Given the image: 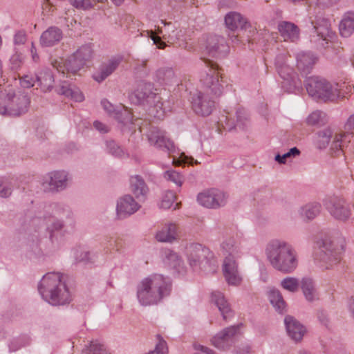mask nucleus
<instances>
[{"label": "nucleus", "instance_id": "nucleus-1", "mask_svg": "<svg viewBox=\"0 0 354 354\" xmlns=\"http://www.w3.org/2000/svg\"><path fill=\"white\" fill-rule=\"evenodd\" d=\"M205 63L208 68L205 75L201 79L204 91H198L191 94V104L194 111L199 115L207 116L215 108L213 97L209 96L210 92L216 97L222 94L223 86L219 82L218 66L209 59Z\"/></svg>", "mask_w": 354, "mask_h": 354}, {"label": "nucleus", "instance_id": "nucleus-2", "mask_svg": "<svg viewBox=\"0 0 354 354\" xmlns=\"http://www.w3.org/2000/svg\"><path fill=\"white\" fill-rule=\"evenodd\" d=\"M41 223L45 224L46 230L52 242L57 239L58 233L62 235V232H66V227L73 228L75 225L71 210L58 203L46 206L43 214L31 218L24 229L30 232L31 228H34L36 231L37 227Z\"/></svg>", "mask_w": 354, "mask_h": 354}, {"label": "nucleus", "instance_id": "nucleus-3", "mask_svg": "<svg viewBox=\"0 0 354 354\" xmlns=\"http://www.w3.org/2000/svg\"><path fill=\"white\" fill-rule=\"evenodd\" d=\"M171 281L162 274H153L143 279L137 286V298L143 306L158 304L170 295Z\"/></svg>", "mask_w": 354, "mask_h": 354}, {"label": "nucleus", "instance_id": "nucleus-4", "mask_svg": "<svg viewBox=\"0 0 354 354\" xmlns=\"http://www.w3.org/2000/svg\"><path fill=\"white\" fill-rule=\"evenodd\" d=\"M266 254L270 265L282 273H292L298 266L297 254L295 248L283 240L270 241L266 246Z\"/></svg>", "mask_w": 354, "mask_h": 354}, {"label": "nucleus", "instance_id": "nucleus-5", "mask_svg": "<svg viewBox=\"0 0 354 354\" xmlns=\"http://www.w3.org/2000/svg\"><path fill=\"white\" fill-rule=\"evenodd\" d=\"M41 297L53 306L65 305L71 301V295L62 276L59 272L46 274L38 285Z\"/></svg>", "mask_w": 354, "mask_h": 354}, {"label": "nucleus", "instance_id": "nucleus-6", "mask_svg": "<svg viewBox=\"0 0 354 354\" xmlns=\"http://www.w3.org/2000/svg\"><path fill=\"white\" fill-rule=\"evenodd\" d=\"M129 99L133 104L149 106L151 113L156 111L154 117L159 119L169 111L160 95L154 92L153 84L151 82H138L136 89L129 95Z\"/></svg>", "mask_w": 354, "mask_h": 354}, {"label": "nucleus", "instance_id": "nucleus-7", "mask_svg": "<svg viewBox=\"0 0 354 354\" xmlns=\"http://www.w3.org/2000/svg\"><path fill=\"white\" fill-rule=\"evenodd\" d=\"M221 248L226 255L223 262V272L225 279L229 284L238 285L241 278L238 272L236 259L241 257L240 242L236 238L231 236L222 242Z\"/></svg>", "mask_w": 354, "mask_h": 354}, {"label": "nucleus", "instance_id": "nucleus-8", "mask_svg": "<svg viewBox=\"0 0 354 354\" xmlns=\"http://www.w3.org/2000/svg\"><path fill=\"white\" fill-rule=\"evenodd\" d=\"M339 245L335 244L333 240L327 235L319 239L317 242L318 251L315 253V259L324 264L320 265L325 269H329L341 260V255L344 250V240L340 239Z\"/></svg>", "mask_w": 354, "mask_h": 354}, {"label": "nucleus", "instance_id": "nucleus-9", "mask_svg": "<svg viewBox=\"0 0 354 354\" xmlns=\"http://www.w3.org/2000/svg\"><path fill=\"white\" fill-rule=\"evenodd\" d=\"M30 98L27 93L12 91L0 93V114L9 117H17L28 111Z\"/></svg>", "mask_w": 354, "mask_h": 354}, {"label": "nucleus", "instance_id": "nucleus-10", "mask_svg": "<svg viewBox=\"0 0 354 354\" xmlns=\"http://www.w3.org/2000/svg\"><path fill=\"white\" fill-rule=\"evenodd\" d=\"M310 21L315 33L311 36L310 41L314 43L318 49L326 48L328 42L335 37V32L331 29L329 19L319 11L310 16Z\"/></svg>", "mask_w": 354, "mask_h": 354}, {"label": "nucleus", "instance_id": "nucleus-11", "mask_svg": "<svg viewBox=\"0 0 354 354\" xmlns=\"http://www.w3.org/2000/svg\"><path fill=\"white\" fill-rule=\"evenodd\" d=\"M186 255L189 266L194 270L199 268L209 272L214 269L213 254L207 247L200 243H190L186 248Z\"/></svg>", "mask_w": 354, "mask_h": 354}, {"label": "nucleus", "instance_id": "nucleus-12", "mask_svg": "<svg viewBox=\"0 0 354 354\" xmlns=\"http://www.w3.org/2000/svg\"><path fill=\"white\" fill-rule=\"evenodd\" d=\"M309 95L324 101H335L340 96L339 90L326 80L320 77H310L305 82Z\"/></svg>", "mask_w": 354, "mask_h": 354}, {"label": "nucleus", "instance_id": "nucleus-13", "mask_svg": "<svg viewBox=\"0 0 354 354\" xmlns=\"http://www.w3.org/2000/svg\"><path fill=\"white\" fill-rule=\"evenodd\" d=\"M324 205L328 212L336 219L347 220L351 214V205L342 198L330 196L324 200Z\"/></svg>", "mask_w": 354, "mask_h": 354}, {"label": "nucleus", "instance_id": "nucleus-14", "mask_svg": "<svg viewBox=\"0 0 354 354\" xmlns=\"http://www.w3.org/2000/svg\"><path fill=\"white\" fill-rule=\"evenodd\" d=\"M68 174L65 171H54L48 173L42 182L46 192L56 193L65 189L68 186Z\"/></svg>", "mask_w": 354, "mask_h": 354}, {"label": "nucleus", "instance_id": "nucleus-15", "mask_svg": "<svg viewBox=\"0 0 354 354\" xmlns=\"http://www.w3.org/2000/svg\"><path fill=\"white\" fill-rule=\"evenodd\" d=\"M242 324L225 328L218 333L212 339V344L220 350H226L230 348L235 342L237 336L240 334Z\"/></svg>", "mask_w": 354, "mask_h": 354}, {"label": "nucleus", "instance_id": "nucleus-16", "mask_svg": "<svg viewBox=\"0 0 354 354\" xmlns=\"http://www.w3.org/2000/svg\"><path fill=\"white\" fill-rule=\"evenodd\" d=\"M207 54L215 58L225 57L230 52V47L223 37L210 35L207 37L205 44Z\"/></svg>", "mask_w": 354, "mask_h": 354}, {"label": "nucleus", "instance_id": "nucleus-17", "mask_svg": "<svg viewBox=\"0 0 354 354\" xmlns=\"http://www.w3.org/2000/svg\"><path fill=\"white\" fill-rule=\"evenodd\" d=\"M197 201L200 205L207 208L217 209L225 205L227 196L220 190L210 189L199 193Z\"/></svg>", "mask_w": 354, "mask_h": 354}, {"label": "nucleus", "instance_id": "nucleus-18", "mask_svg": "<svg viewBox=\"0 0 354 354\" xmlns=\"http://www.w3.org/2000/svg\"><path fill=\"white\" fill-rule=\"evenodd\" d=\"M140 207L133 196L127 194L117 201L116 214L119 218H124L134 214Z\"/></svg>", "mask_w": 354, "mask_h": 354}, {"label": "nucleus", "instance_id": "nucleus-19", "mask_svg": "<svg viewBox=\"0 0 354 354\" xmlns=\"http://www.w3.org/2000/svg\"><path fill=\"white\" fill-rule=\"evenodd\" d=\"M148 140L151 145L157 148L168 151L169 153L175 151V146L169 138H168L164 131L157 128H153L148 134Z\"/></svg>", "mask_w": 354, "mask_h": 354}, {"label": "nucleus", "instance_id": "nucleus-20", "mask_svg": "<svg viewBox=\"0 0 354 354\" xmlns=\"http://www.w3.org/2000/svg\"><path fill=\"white\" fill-rule=\"evenodd\" d=\"M284 324L288 336L295 342L302 339L305 333V327L293 317L288 315L284 319Z\"/></svg>", "mask_w": 354, "mask_h": 354}, {"label": "nucleus", "instance_id": "nucleus-21", "mask_svg": "<svg viewBox=\"0 0 354 354\" xmlns=\"http://www.w3.org/2000/svg\"><path fill=\"white\" fill-rule=\"evenodd\" d=\"M212 301L217 306L223 320L227 321L234 317V313L223 293L220 291H214L212 293Z\"/></svg>", "mask_w": 354, "mask_h": 354}, {"label": "nucleus", "instance_id": "nucleus-22", "mask_svg": "<svg viewBox=\"0 0 354 354\" xmlns=\"http://www.w3.org/2000/svg\"><path fill=\"white\" fill-rule=\"evenodd\" d=\"M62 30L57 26H50L42 32L39 42L43 47H50L58 44L62 39Z\"/></svg>", "mask_w": 354, "mask_h": 354}, {"label": "nucleus", "instance_id": "nucleus-23", "mask_svg": "<svg viewBox=\"0 0 354 354\" xmlns=\"http://www.w3.org/2000/svg\"><path fill=\"white\" fill-rule=\"evenodd\" d=\"M297 67L304 74L310 72L317 60V57L311 52L301 51L296 55Z\"/></svg>", "mask_w": 354, "mask_h": 354}, {"label": "nucleus", "instance_id": "nucleus-24", "mask_svg": "<svg viewBox=\"0 0 354 354\" xmlns=\"http://www.w3.org/2000/svg\"><path fill=\"white\" fill-rule=\"evenodd\" d=\"M55 91L59 94L70 97L76 102H82L84 97L80 89L68 81H62L56 86Z\"/></svg>", "mask_w": 354, "mask_h": 354}, {"label": "nucleus", "instance_id": "nucleus-25", "mask_svg": "<svg viewBox=\"0 0 354 354\" xmlns=\"http://www.w3.org/2000/svg\"><path fill=\"white\" fill-rule=\"evenodd\" d=\"M278 30L284 41L295 42L299 39V28L292 22L281 21L278 24Z\"/></svg>", "mask_w": 354, "mask_h": 354}, {"label": "nucleus", "instance_id": "nucleus-26", "mask_svg": "<svg viewBox=\"0 0 354 354\" xmlns=\"http://www.w3.org/2000/svg\"><path fill=\"white\" fill-rule=\"evenodd\" d=\"M131 191L139 201H145L149 188L145 180L139 175L131 176L130 178Z\"/></svg>", "mask_w": 354, "mask_h": 354}, {"label": "nucleus", "instance_id": "nucleus-27", "mask_svg": "<svg viewBox=\"0 0 354 354\" xmlns=\"http://www.w3.org/2000/svg\"><path fill=\"white\" fill-rule=\"evenodd\" d=\"M120 62V58H112L102 64L98 71L93 75V79L97 82H103L117 69Z\"/></svg>", "mask_w": 354, "mask_h": 354}, {"label": "nucleus", "instance_id": "nucleus-28", "mask_svg": "<svg viewBox=\"0 0 354 354\" xmlns=\"http://www.w3.org/2000/svg\"><path fill=\"white\" fill-rule=\"evenodd\" d=\"M277 70L280 77L284 80L283 83L286 82L289 85L290 89L296 88L301 86V81L297 74L288 65L277 68Z\"/></svg>", "mask_w": 354, "mask_h": 354}, {"label": "nucleus", "instance_id": "nucleus-29", "mask_svg": "<svg viewBox=\"0 0 354 354\" xmlns=\"http://www.w3.org/2000/svg\"><path fill=\"white\" fill-rule=\"evenodd\" d=\"M225 24L226 27L232 31L239 29L243 30L246 28V19L239 12H230L225 17Z\"/></svg>", "mask_w": 354, "mask_h": 354}, {"label": "nucleus", "instance_id": "nucleus-30", "mask_svg": "<svg viewBox=\"0 0 354 354\" xmlns=\"http://www.w3.org/2000/svg\"><path fill=\"white\" fill-rule=\"evenodd\" d=\"M154 80L161 85H171L178 83L172 68L164 67L156 71Z\"/></svg>", "mask_w": 354, "mask_h": 354}, {"label": "nucleus", "instance_id": "nucleus-31", "mask_svg": "<svg viewBox=\"0 0 354 354\" xmlns=\"http://www.w3.org/2000/svg\"><path fill=\"white\" fill-rule=\"evenodd\" d=\"M37 86L44 92L50 91L53 88L54 76L49 69L42 70L36 73Z\"/></svg>", "mask_w": 354, "mask_h": 354}, {"label": "nucleus", "instance_id": "nucleus-32", "mask_svg": "<svg viewBox=\"0 0 354 354\" xmlns=\"http://www.w3.org/2000/svg\"><path fill=\"white\" fill-rule=\"evenodd\" d=\"M178 227L175 223H168L156 234V239L160 242L171 243L178 236Z\"/></svg>", "mask_w": 354, "mask_h": 354}, {"label": "nucleus", "instance_id": "nucleus-33", "mask_svg": "<svg viewBox=\"0 0 354 354\" xmlns=\"http://www.w3.org/2000/svg\"><path fill=\"white\" fill-rule=\"evenodd\" d=\"M340 35L344 37H350L354 32V12H348L342 18L339 26Z\"/></svg>", "mask_w": 354, "mask_h": 354}, {"label": "nucleus", "instance_id": "nucleus-34", "mask_svg": "<svg viewBox=\"0 0 354 354\" xmlns=\"http://www.w3.org/2000/svg\"><path fill=\"white\" fill-rule=\"evenodd\" d=\"M268 298L271 304L277 312L283 313L286 310V301L279 290H270L268 292Z\"/></svg>", "mask_w": 354, "mask_h": 354}, {"label": "nucleus", "instance_id": "nucleus-35", "mask_svg": "<svg viewBox=\"0 0 354 354\" xmlns=\"http://www.w3.org/2000/svg\"><path fill=\"white\" fill-rule=\"evenodd\" d=\"M301 288L307 301L312 302L317 299V294L313 281L310 278H303Z\"/></svg>", "mask_w": 354, "mask_h": 354}, {"label": "nucleus", "instance_id": "nucleus-36", "mask_svg": "<svg viewBox=\"0 0 354 354\" xmlns=\"http://www.w3.org/2000/svg\"><path fill=\"white\" fill-rule=\"evenodd\" d=\"M321 211V205L318 203L306 204L300 209V215L304 219L310 221L314 219Z\"/></svg>", "mask_w": 354, "mask_h": 354}, {"label": "nucleus", "instance_id": "nucleus-37", "mask_svg": "<svg viewBox=\"0 0 354 354\" xmlns=\"http://www.w3.org/2000/svg\"><path fill=\"white\" fill-rule=\"evenodd\" d=\"M85 64L73 53L64 62V66L68 73L75 74L79 71Z\"/></svg>", "mask_w": 354, "mask_h": 354}, {"label": "nucleus", "instance_id": "nucleus-38", "mask_svg": "<svg viewBox=\"0 0 354 354\" xmlns=\"http://www.w3.org/2000/svg\"><path fill=\"white\" fill-rule=\"evenodd\" d=\"M14 188L13 179L9 177H0V197L8 198Z\"/></svg>", "mask_w": 354, "mask_h": 354}, {"label": "nucleus", "instance_id": "nucleus-39", "mask_svg": "<svg viewBox=\"0 0 354 354\" xmlns=\"http://www.w3.org/2000/svg\"><path fill=\"white\" fill-rule=\"evenodd\" d=\"M346 136L342 134H335L330 146V150L335 156H339L344 151V147L346 142Z\"/></svg>", "mask_w": 354, "mask_h": 354}, {"label": "nucleus", "instance_id": "nucleus-40", "mask_svg": "<svg viewBox=\"0 0 354 354\" xmlns=\"http://www.w3.org/2000/svg\"><path fill=\"white\" fill-rule=\"evenodd\" d=\"M333 132L330 129H325L317 133V145L320 149H325L332 138Z\"/></svg>", "mask_w": 354, "mask_h": 354}, {"label": "nucleus", "instance_id": "nucleus-41", "mask_svg": "<svg viewBox=\"0 0 354 354\" xmlns=\"http://www.w3.org/2000/svg\"><path fill=\"white\" fill-rule=\"evenodd\" d=\"M326 121V114L321 111H313L307 118V123L309 125H323Z\"/></svg>", "mask_w": 354, "mask_h": 354}, {"label": "nucleus", "instance_id": "nucleus-42", "mask_svg": "<svg viewBox=\"0 0 354 354\" xmlns=\"http://www.w3.org/2000/svg\"><path fill=\"white\" fill-rule=\"evenodd\" d=\"M106 147L108 153L116 158H122L126 155L124 150L115 141L107 140Z\"/></svg>", "mask_w": 354, "mask_h": 354}, {"label": "nucleus", "instance_id": "nucleus-43", "mask_svg": "<svg viewBox=\"0 0 354 354\" xmlns=\"http://www.w3.org/2000/svg\"><path fill=\"white\" fill-rule=\"evenodd\" d=\"M218 125L219 128L222 127L223 129L230 131L235 128L236 122L234 119L230 118L229 113H226L225 115L223 114L219 117Z\"/></svg>", "mask_w": 354, "mask_h": 354}, {"label": "nucleus", "instance_id": "nucleus-44", "mask_svg": "<svg viewBox=\"0 0 354 354\" xmlns=\"http://www.w3.org/2000/svg\"><path fill=\"white\" fill-rule=\"evenodd\" d=\"M281 286L283 288L289 292H295L299 289V280L295 277H288L281 281Z\"/></svg>", "mask_w": 354, "mask_h": 354}, {"label": "nucleus", "instance_id": "nucleus-45", "mask_svg": "<svg viewBox=\"0 0 354 354\" xmlns=\"http://www.w3.org/2000/svg\"><path fill=\"white\" fill-rule=\"evenodd\" d=\"M115 118L118 122L123 124L124 127H127L129 125L136 124L133 121V118L131 113H130L127 109L120 112H117L115 113Z\"/></svg>", "mask_w": 354, "mask_h": 354}, {"label": "nucleus", "instance_id": "nucleus-46", "mask_svg": "<svg viewBox=\"0 0 354 354\" xmlns=\"http://www.w3.org/2000/svg\"><path fill=\"white\" fill-rule=\"evenodd\" d=\"M170 26L171 24H167V26L166 24H164L163 28H158V33L161 34L164 39H167L168 41H174L177 38V34L175 33L176 30L174 29V27L172 26L170 28Z\"/></svg>", "mask_w": 354, "mask_h": 354}, {"label": "nucleus", "instance_id": "nucleus-47", "mask_svg": "<svg viewBox=\"0 0 354 354\" xmlns=\"http://www.w3.org/2000/svg\"><path fill=\"white\" fill-rule=\"evenodd\" d=\"M93 50L91 46L86 44L81 46L74 53L78 59H81L84 64L92 55Z\"/></svg>", "mask_w": 354, "mask_h": 354}, {"label": "nucleus", "instance_id": "nucleus-48", "mask_svg": "<svg viewBox=\"0 0 354 354\" xmlns=\"http://www.w3.org/2000/svg\"><path fill=\"white\" fill-rule=\"evenodd\" d=\"M300 154V151L296 147L291 148L288 152L283 155L277 154L274 160L279 164H285L288 158H295Z\"/></svg>", "mask_w": 354, "mask_h": 354}, {"label": "nucleus", "instance_id": "nucleus-49", "mask_svg": "<svg viewBox=\"0 0 354 354\" xmlns=\"http://www.w3.org/2000/svg\"><path fill=\"white\" fill-rule=\"evenodd\" d=\"M164 177L180 187L183 182V176L178 172L174 170H168L164 173Z\"/></svg>", "mask_w": 354, "mask_h": 354}, {"label": "nucleus", "instance_id": "nucleus-50", "mask_svg": "<svg viewBox=\"0 0 354 354\" xmlns=\"http://www.w3.org/2000/svg\"><path fill=\"white\" fill-rule=\"evenodd\" d=\"M30 344V339L28 337L24 336L15 339H13L9 344V350L10 352L16 351L20 348L28 345Z\"/></svg>", "mask_w": 354, "mask_h": 354}, {"label": "nucleus", "instance_id": "nucleus-51", "mask_svg": "<svg viewBox=\"0 0 354 354\" xmlns=\"http://www.w3.org/2000/svg\"><path fill=\"white\" fill-rule=\"evenodd\" d=\"M142 35H146L151 38L153 44H155L158 48L164 49L167 46L166 43L162 40V38L155 34L153 30H145L144 33H142Z\"/></svg>", "mask_w": 354, "mask_h": 354}, {"label": "nucleus", "instance_id": "nucleus-52", "mask_svg": "<svg viewBox=\"0 0 354 354\" xmlns=\"http://www.w3.org/2000/svg\"><path fill=\"white\" fill-rule=\"evenodd\" d=\"M20 84L24 88H29L37 85L36 74H28L20 79Z\"/></svg>", "mask_w": 354, "mask_h": 354}, {"label": "nucleus", "instance_id": "nucleus-53", "mask_svg": "<svg viewBox=\"0 0 354 354\" xmlns=\"http://www.w3.org/2000/svg\"><path fill=\"white\" fill-rule=\"evenodd\" d=\"M175 200V194L171 191H167L162 196L160 207L163 209H169L171 207Z\"/></svg>", "mask_w": 354, "mask_h": 354}, {"label": "nucleus", "instance_id": "nucleus-54", "mask_svg": "<svg viewBox=\"0 0 354 354\" xmlns=\"http://www.w3.org/2000/svg\"><path fill=\"white\" fill-rule=\"evenodd\" d=\"M86 354H110L105 348L104 346L96 342H91L89 348Z\"/></svg>", "mask_w": 354, "mask_h": 354}, {"label": "nucleus", "instance_id": "nucleus-55", "mask_svg": "<svg viewBox=\"0 0 354 354\" xmlns=\"http://www.w3.org/2000/svg\"><path fill=\"white\" fill-rule=\"evenodd\" d=\"M236 125L241 129H244L248 120V115L243 109H238L236 111Z\"/></svg>", "mask_w": 354, "mask_h": 354}, {"label": "nucleus", "instance_id": "nucleus-56", "mask_svg": "<svg viewBox=\"0 0 354 354\" xmlns=\"http://www.w3.org/2000/svg\"><path fill=\"white\" fill-rule=\"evenodd\" d=\"M136 73L138 77L142 78L148 75L149 70L147 67V62L142 61L135 67Z\"/></svg>", "mask_w": 354, "mask_h": 354}, {"label": "nucleus", "instance_id": "nucleus-57", "mask_svg": "<svg viewBox=\"0 0 354 354\" xmlns=\"http://www.w3.org/2000/svg\"><path fill=\"white\" fill-rule=\"evenodd\" d=\"M167 258L169 261H171L170 266L174 268L178 269V268L180 267L181 260L176 253L169 251L167 254Z\"/></svg>", "mask_w": 354, "mask_h": 354}, {"label": "nucleus", "instance_id": "nucleus-58", "mask_svg": "<svg viewBox=\"0 0 354 354\" xmlns=\"http://www.w3.org/2000/svg\"><path fill=\"white\" fill-rule=\"evenodd\" d=\"M173 162L177 165H185L186 164L193 165L194 163H197V160H194L192 157H187L183 153H181L178 160H176L175 158H174Z\"/></svg>", "mask_w": 354, "mask_h": 354}, {"label": "nucleus", "instance_id": "nucleus-59", "mask_svg": "<svg viewBox=\"0 0 354 354\" xmlns=\"http://www.w3.org/2000/svg\"><path fill=\"white\" fill-rule=\"evenodd\" d=\"M287 55L286 53H279L276 56L275 58V66L277 68L282 66H287L286 64Z\"/></svg>", "mask_w": 354, "mask_h": 354}, {"label": "nucleus", "instance_id": "nucleus-60", "mask_svg": "<svg viewBox=\"0 0 354 354\" xmlns=\"http://www.w3.org/2000/svg\"><path fill=\"white\" fill-rule=\"evenodd\" d=\"M93 127L101 133H106L109 131V128L107 125L97 120L93 122Z\"/></svg>", "mask_w": 354, "mask_h": 354}, {"label": "nucleus", "instance_id": "nucleus-61", "mask_svg": "<svg viewBox=\"0 0 354 354\" xmlns=\"http://www.w3.org/2000/svg\"><path fill=\"white\" fill-rule=\"evenodd\" d=\"M339 0H316V5L324 9L336 3Z\"/></svg>", "mask_w": 354, "mask_h": 354}, {"label": "nucleus", "instance_id": "nucleus-62", "mask_svg": "<svg viewBox=\"0 0 354 354\" xmlns=\"http://www.w3.org/2000/svg\"><path fill=\"white\" fill-rule=\"evenodd\" d=\"M26 40V36L24 31H19L15 35L14 41L15 44H23Z\"/></svg>", "mask_w": 354, "mask_h": 354}, {"label": "nucleus", "instance_id": "nucleus-63", "mask_svg": "<svg viewBox=\"0 0 354 354\" xmlns=\"http://www.w3.org/2000/svg\"><path fill=\"white\" fill-rule=\"evenodd\" d=\"M52 65L58 71H62L63 73H64L65 71H66V68L64 66V62H63L62 59L61 60H57V59L54 60L52 62Z\"/></svg>", "mask_w": 354, "mask_h": 354}, {"label": "nucleus", "instance_id": "nucleus-64", "mask_svg": "<svg viewBox=\"0 0 354 354\" xmlns=\"http://www.w3.org/2000/svg\"><path fill=\"white\" fill-rule=\"evenodd\" d=\"M79 261L89 263L91 262V253L89 252H83L77 257Z\"/></svg>", "mask_w": 354, "mask_h": 354}]
</instances>
